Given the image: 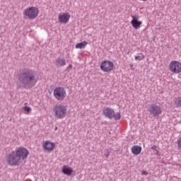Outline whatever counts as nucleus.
Returning <instances> with one entry per match:
<instances>
[{
	"instance_id": "7ed1b4c3",
	"label": "nucleus",
	"mask_w": 181,
	"mask_h": 181,
	"mask_svg": "<svg viewBox=\"0 0 181 181\" xmlns=\"http://www.w3.org/2000/svg\"><path fill=\"white\" fill-rule=\"evenodd\" d=\"M53 112L57 119H63L67 115V107L62 104L57 105L53 108Z\"/></svg>"
},
{
	"instance_id": "4468645a",
	"label": "nucleus",
	"mask_w": 181,
	"mask_h": 181,
	"mask_svg": "<svg viewBox=\"0 0 181 181\" xmlns=\"http://www.w3.org/2000/svg\"><path fill=\"white\" fill-rule=\"evenodd\" d=\"M62 173L64 175H66L67 176H71V173H73V169L67 165H64L62 167Z\"/></svg>"
},
{
	"instance_id": "0eeeda50",
	"label": "nucleus",
	"mask_w": 181,
	"mask_h": 181,
	"mask_svg": "<svg viewBox=\"0 0 181 181\" xmlns=\"http://www.w3.org/2000/svg\"><path fill=\"white\" fill-rule=\"evenodd\" d=\"M147 111L153 117H159L162 114V108L156 104H151L147 106Z\"/></svg>"
},
{
	"instance_id": "ddd939ff",
	"label": "nucleus",
	"mask_w": 181,
	"mask_h": 181,
	"mask_svg": "<svg viewBox=\"0 0 181 181\" xmlns=\"http://www.w3.org/2000/svg\"><path fill=\"white\" fill-rule=\"evenodd\" d=\"M133 155H139L142 152V147L141 146H133L131 148Z\"/></svg>"
},
{
	"instance_id": "412c9836",
	"label": "nucleus",
	"mask_w": 181,
	"mask_h": 181,
	"mask_svg": "<svg viewBox=\"0 0 181 181\" xmlns=\"http://www.w3.org/2000/svg\"><path fill=\"white\" fill-rule=\"evenodd\" d=\"M141 175H144L145 176H147L148 172H146V171H142Z\"/></svg>"
},
{
	"instance_id": "aec40b11",
	"label": "nucleus",
	"mask_w": 181,
	"mask_h": 181,
	"mask_svg": "<svg viewBox=\"0 0 181 181\" xmlns=\"http://www.w3.org/2000/svg\"><path fill=\"white\" fill-rule=\"evenodd\" d=\"M178 149H181V136L177 140Z\"/></svg>"
},
{
	"instance_id": "20e7f679",
	"label": "nucleus",
	"mask_w": 181,
	"mask_h": 181,
	"mask_svg": "<svg viewBox=\"0 0 181 181\" xmlns=\"http://www.w3.org/2000/svg\"><path fill=\"white\" fill-rule=\"evenodd\" d=\"M23 15L25 18H28V19L33 21V19H36L37 15H39V8L35 6L28 7L23 11Z\"/></svg>"
},
{
	"instance_id": "f257e3e1",
	"label": "nucleus",
	"mask_w": 181,
	"mask_h": 181,
	"mask_svg": "<svg viewBox=\"0 0 181 181\" xmlns=\"http://www.w3.org/2000/svg\"><path fill=\"white\" fill-rule=\"evenodd\" d=\"M29 156V150L25 147H18L6 157V162L10 166H18Z\"/></svg>"
},
{
	"instance_id": "6ab92c4d",
	"label": "nucleus",
	"mask_w": 181,
	"mask_h": 181,
	"mask_svg": "<svg viewBox=\"0 0 181 181\" xmlns=\"http://www.w3.org/2000/svg\"><path fill=\"white\" fill-rule=\"evenodd\" d=\"M175 105L177 107H181V98H178L177 99H176V100L175 101Z\"/></svg>"
},
{
	"instance_id": "1a4fd4ad",
	"label": "nucleus",
	"mask_w": 181,
	"mask_h": 181,
	"mask_svg": "<svg viewBox=\"0 0 181 181\" xmlns=\"http://www.w3.org/2000/svg\"><path fill=\"white\" fill-rule=\"evenodd\" d=\"M100 69L103 71L110 73L114 70V62L110 60H105L100 64Z\"/></svg>"
},
{
	"instance_id": "f03ea898",
	"label": "nucleus",
	"mask_w": 181,
	"mask_h": 181,
	"mask_svg": "<svg viewBox=\"0 0 181 181\" xmlns=\"http://www.w3.org/2000/svg\"><path fill=\"white\" fill-rule=\"evenodd\" d=\"M18 81L24 88H32L37 83L36 72L33 69H25L20 74Z\"/></svg>"
},
{
	"instance_id": "f3484780",
	"label": "nucleus",
	"mask_w": 181,
	"mask_h": 181,
	"mask_svg": "<svg viewBox=\"0 0 181 181\" xmlns=\"http://www.w3.org/2000/svg\"><path fill=\"white\" fill-rule=\"evenodd\" d=\"M144 59H145V56L142 53H140L139 54V55L135 57V60L141 61V60H144Z\"/></svg>"
},
{
	"instance_id": "9d476101",
	"label": "nucleus",
	"mask_w": 181,
	"mask_h": 181,
	"mask_svg": "<svg viewBox=\"0 0 181 181\" xmlns=\"http://www.w3.org/2000/svg\"><path fill=\"white\" fill-rule=\"evenodd\" d=\"M42 148L46 152H52L56 148V144L50 141H45L42 144Z\"/></svg>"
},
{
	"instance_id": "f8f14e48",
	"label": "nucleus",
	"mask_w": 181,
	"mask_h": 181,
	"mask_svg": "<svg viewBox=\"0 0 181 181\" xmlns=\"http://www.w3.org/2000/svg\"><path fill=\"white\" fill-rule=\"evenodd\" d=\"M131 18H132V20L131 21L132 26H133L134 29H139L141 25H142V21H138L139 16H131Z\"/></svg>"
},
{
	"instance_id": "9b49d317",
	"label": "nucleus",
	"mask_w": 181,
	"mask_h": 181,
	"mask_svg": "<svg viewBox=\"0 0 181 181\" xmlns=\"http://www.w3.org/2000/svg\"><path fill=\"white\" fill-rule=\"evenodd\" d=\"M70 13H60L58 16V21L60 23H64L66 25V23H69V21H70Z\"/></svg>"
},
{
	"instance_id": "4be33fe9",
	"label": "nucleus",
	"mask_w": 181,
	"mask_h": 181,
	"mask_svg": "<svg viewBox=\"0 0 181 181\" xmlns=\"http://www.w3.org/2000/svg\"><path fill=\"white\" fill-rule=\"evenodd\" d=\"M105 156L108 158L110 156V153H107V154H105Z\"/></svg>"
},
{
	"instance_id": "dca6fc26",
	"label": "nucleus",
	"mask_w": 181,
	"mask_h": 181,
	"mask_svg": "<svg viewBox=\"0 0 181 181\" xmlns=\"http://www.w3.org/2000/svg\"><path fill=\"white\" fill-rule=\"evenodd\" d=\"M87 45H88V42L83 41L82 42L77 43L75 47L76 49H85Z\"/></svg>"
},
{
	"instance_id": "39448f33",
	"label": "nucleus",
	"mask_w": 181,
	"mask_h": 181,
	"mask_svg": "<svg viewBox=\"0 0 181 181\" xmlns=\"http://www.w3.org/2000/svg\"><path fill=\"white\" fill-rule=\"evenodd\" d=\"M103 112L105 117H107V118H109L110 119H112V118L117 121L121 119V113H115V111H114L112 108L105 107L103 109Z\"/></svg>"
},
{
	"instance_id": "5701e85b",
	"label": "nucleus",
	"mask_w": 181,
	"mask_h": 181,
	"mask_svg": "<svg viewBox=\"0 0 181 181\" xmlns=\"http://www.w3.org/2000/svg\"><path fill=\"white\" fill-rule=\"evenodd\" d=\"M142 1H146V0H142Z\"/></svg>"
},
{
	"instance_id": "2eb2a0df",
	"label": "nucleus",
	"mask_w": 181,
	"mask_h": 181,
	"mask_svg": "<svg viewBox=\"0 0 181 181\" xmlns=\"http://www.w3.org/2000/svg\"><path fill=\"white\" fill-rule=\"evenodd\" d=\"M55 64L57 67H63V66H66V59L57 58L55 61Z\"/></svg>"
},
{
	"instance_id": "6e6552de",
	"label": "nucleus",
	"mask_w": 181,
	"mask_h": 181,
	"mask_svg": "<svg viewBox=\"0 0 181 181\" xmlns=\"http://www.w3.org/2000/svg\"><path fill=\"white\" fill-rule=\"evenodd\" d=\"M169 70L174 74H179L181 73V62L179 61H171L169 64Z\"/></svg>"
},
{
	"instance_id": "a211bd4d",
	"label": "nucleus",
	"mask_w": 181,
	"mask_h": 181,
	"mask_svg": "<svg viewBox=\"0 0 181 181\" xmlns=\"http://www.w3.org/2000/svg\"><path fill=\"white\" fill-rule=\"evenodd\" d=\"M23 111H25L26 112V114H30V112H32V108L28 106H25L23 108Z\"/></svg>"
},
{
	"instance_id": "423d86ee",
	"label": "nucleus",
	"mask_w": 181,
	"mask_h": 181,
	"mask_svg": "<svg viewBox=\"0 0 181 181\" xmlns=\"http://www.w3.org/2000/svg\"><path fill=\"white\" fill-rule=\"evenodd\" d=\"M54 97L58 101H63L66 97H67V93H66V89L63 87H57L54 90Z\"/></svg>"
}]
</instances>
